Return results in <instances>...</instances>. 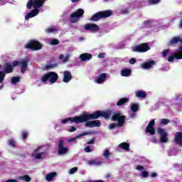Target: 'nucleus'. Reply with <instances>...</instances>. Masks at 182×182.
I'll return each instance as SVG.
<instances>
[{
  "label": "nucleus",
  "instance_id": "obj_26",
  "mask_svg": "<svg viewBox=\"0 0 182 182\" xmlns=\"http://www.w3.org/2000/svg\"><path fill=\"white\" fill-rule=\"evenodd\" d=\"M129 102V98L127 97H123L121 98L117 102V106H123L124 103Z\"/></svg>",
  "mask_w": 182,
  "mask_h": 182
},
{
  "label": "nucleus",
  "instance_id": "obj_62",
  "mask_svg": "<svg viewBox=\"0 0 182 182\" xmlns=\"http://www.w3.org/2000/svg\"><path fill=\"white\" fill-rule=\"evenodd\" d=\"M63 58H64L63 55H59V59H63Z\"/></svg>",
  "mask_w": 182,
  "mask_h": 182
},
{
  "label": "nucleus",
  "instance_id": "obj_58",
  "mask_svg": "<svg viewBox=\"0 0 182 182\" xmlns=\"http://www.w3.org/2000/svg\"><path fill=\"white\" fill-rule=\"evenodd\" d=\"M129 12V11L127 9H124L122 11V14H127Z\"/></svg>",
  "mask_w": 182,
  "mask_h": 182
},
{
  "label": "nucleus",
  "instance_id": "obj_9",
  "mask_svg": "<svg viewBox=\"0 0 182 182\" xmlns=\"http://www.w3.org/2000/svg\"><path fill=\"white\" fill-rule=\"evenodd\" d=\"M156 131L160 136L159 141L161 143H167V141H168V138H167L168 134H167V132H166V129L163 128H157Z\"/></svg>",
  "mask_w": 182,
  "mask_h": 182
},
{
  "label": "nucleus",
  "instance_id": "obj_23",
  "mask_svg": "<svg viewBox=\"0 0 182 182\" xmlns=\"http://www.w3.org/2000/svg\"><path fill=\"white\" fill-rule=\"evenodd\" d=\"M135 96L136 97H141V99H144V97H146L147 93L142 90H137L135 92Z\"/></svg>",
  "mask_w": 182,
  "mask_h": 182
},
{
  "label": "nucleus",
  "instance_id": "obj_53",
  "mask_svg": "<svg viewBox=\"0 0 182 182\" xmlns=\"http://www.w3.org/2000/svg\"><path fill=\"white\" fill-rule=\"evenodd\" d=\"M76 130V127H71V128L68 130L70 133H73Z\"/></svg>",
  "mask_w": 182,
  "mask_h": 182
},
{
  "label": "nucleus",
  "instance_id": "obj_52",
  "mask_svg": "<svg viewBox=\"0 0 182 182\" xmlns=\"http://www.w3.org/2000/svg\"><path fill=\"white\" fill-rule=\"evenodd\" d=\"M136 170H139V171L144 170V166L139 165L136 166Z\"/></svg>",
  "mask_w": 182,
  "mask_h": 182
},
{
  "label": "nucleus",
  "instance_id": "obj_59",
  "mask_svg": "<svg viewBox=\"0 0 182 182\" xmlns=\"http://www.w3.org/2000/svg\"><path fill=\"white\" fill-rule=\"evenodd\" d=\"M40 147H38L37 149H34V153H37L38 150H40Z\"/></svg>",
  "mask_w": 182,
  "mask_h": 182
},
{
  "label": "nucleus",
  "instance_id": "obj_10",
  "mask_svg": "<svg viewBox=\"0 0 182 182\" xmlns=\"http://www.w3.org/2000/svg\"><path fill=\"white\" fill-rule=\"evenodd\" d=\"M179 50L176 51L174 54H172L168 58V62H173L175 59L181 60L182 59V46L178 48Z\"/></svg>",
  "mask_w": 182,
  "mask_h": 182
},
{
  "label": "nucleus",
  "instance_id": "obj_33",
  "mask_svg": "<svg viewBox=\"0 0 182 182\" xmlns=\"http://www.w3.org/2000/svg\"><path fill=\"white\" fill-rule=\"evenodd\" d=\"M42 156H48V154L45 152L38 153L35 156V159L36 160H41L42 159Z\"/></svg>",
  "mask_w": 182,
  "mask_h": 182
},
{
  "label": "nucleus",
  "instance_id": "obj_8",
  "mask_svg": "<svg viewBox=\"0 0 182 182\" xmlns=\"http://www.w3.org/2000/svg\"><path fill=\"white\" fill-rule=\"evenodd\" d=\"M69 153V148L65 146V141L63 139H60L58 142V149L57 154L58 156H65Z\"/></svg>",
  "mask_w": 182,
  "mask_h": 182
},
{
  "label": "nucleus",
  "instance_id": "obj_34",
  "mask_svg": "<svg viewBox=\"0 0 182 182\" xmlns=\"http://www.w3.org/2000/svg\"><path fill=\"white\" fill-rule=\"evenodd\" d=\"M21 136H22V139H23V140H26V139H28V136H29V133H28V132H26V131H23L21 133Z\"/></svg>",
  "mask_w": 182,
  "mask_h": 182
},
{
  "label": "nucleus",
  "instance_id": "obj_50",
  "mask_svg": "<svg viewBox=\"0 0 182 182\" xmlns=\"http://www.w3.org/2000/svg\"><path fill=\"white\" fill-rule=\"evenodd\" d=\"M168 53V50H164L162 52L163 58H167V54Z\"/></svg>",
  "mask_w": 182,
  "mask_h": 182
},
{
  "label": "nucleus",
  "instance_id": "obj_42",
  "mask_svg": "<svg viewBox=\"0 0 182 182\" xmlns=\"http://www.w3.org/2000/svg\"><path fill=\"white\" fill-rule=\"evenodd\" d=\"M21 63V61H18V60H14L12 63V68H16V66L19 65Z\"/></svg>",
  "mask_w": 182,
  "mask_h": 182
},
{
  "label": "nucleus",
  "instance_id": "obj_17",
  "mask_svg": "<svg viewBox=\"0 0 182 182\" xmlns=\"http://www.w3.org/2000/svg\"><path fill=\"white\" fill-rule=\"evenodd\" d=\"M182 43V38L180 36H175L172 38L170 41L168 43V46H171L173 45H176L177 43Z\"/></svg>",
  "mask_w": 182,
  "mask_h": 182
},
{
  "label": "nucleus",
  "instance_id": "obj_31",
  "mask_svg": "<svg viewBox=\"0 0 182 182\" xmlns=\"http://www.w3.org/2000/svg\"><path fill=\"white\" fill-rule=\"evenodd\" d=\"M58 63H55L52 65H45V70H49V69H53V68H58Z\"/></svg>",
  "mask_w": 182,
  "mask_h": 182
},
{
  "label": "nucleus",
  "instance_id": "obj_1",
  "mask_svg": "<svg viewBox=\"0 0 182 182\" xmlns=\"http://www.w3.org/2000/svg\"><path fill=\"white\" fill-rule=\"evenodd\" d=\"M112 114H113V111L110 109L107 111L97 110L92 114L84 113L80 116L65 118L61 121V124H66V123L70 122L71 123H75L76 124H79V123H85V127H100V126H102V122L100 120L96 119H99V117H104L105 120H107L110 119Z\"/></svg>",
  "mask_w": 182,
  "mask_h": 182
},
{
  "label": "nucleus",
  "instance_id": "obj_49",
  "mask_svg": "<svg viewBox=\"0 0 182 182\" xmlns=\"http://www.w3.org/2000/svg\"><path fill=\"white\" fill-rule=\"evenodd\" d=\"M23 179L25 180V181L29 182L31 181V176H29L28 175H25L23 176Z\"/></svg>",
  "mask_w": 182,
  "mask_h": 182
},
{
  "label": "nucleus",
  "instance_id": "obj_4",
  "mask_svg": "<svg viewBox=\"0 0 182 182\" xmlns=\"http://www.w3.org/2000/svg\"><path fill=\"white\" fill-rule=\"evenodd\" d=\"M85 15V10L82 9H78L73 14L70 15V23H76Z\"/></svg>",
  "mask_w": 182,
  "mask_h": 182
},
{
  "label": "nucleus",
  "instance_id": "obj_30",
  "mask_svg": "<svg viewBox=\"0 0 182 182\" xmlns=\"http://www.w3.org/2000/svg\"><path fill=\"white\" fill-rule=\"evenodd\" d=\"M19 82H21L20 76H15L11 78L12 85H16V83H19Z\"/></svg>",
  "mask_w": 182,
  "mask_h": 182
},
{
  "label": "nucleus",
  "instance_id": "obj_38",
  "mask_svg": "<svg viewBox=\"0 0 182 182\" xmlns=\"http://www.w3.org/2000/svg\"><path fill=\"white\" fill-rule=\"evenodd\" d=\"M170 123V119H162L161 120V124H168Z\"/></svg>",
  "mask_w": 182,
  "mask_h": 182
},
{
  "label": "nucleus",
  "instance_id": "obj_14",
  "mask_svg": "<svg viewBox=\"0 0 182 182\" xmlns=\"http://www.w3.org/2000/svg\"><path fill=\"white\" fill-rule=\"evenodd\" d=\"M173 141L178 146H182V132H176L174 135Z\"/></svg>",
  "mask_w": 182,
  "mask_h": 182
},
{
  "label": "nucleus",
  "instance_id": "obj_56",
  "mask_svg": "<svg viewBox=\"0 0 182 182\" xmlns=\"http://www.w3.org/2000/svg\"><path fill=\"white\" fill-rule=\"evenodd\" d=\"M76 139H77V138H76V136H75V137H74L73 139H68V143H70L72 141H75V140H76Z\"/></svg>",
  "mask_w": 182,
  "mask_h": 182
},
{
  "label": "nucleus",
  "instance_id": "obj_60",
  "mask_svg": "<svg viewBox=\"0 0 182 182\" xmlns=\"http://www.w3.org/2000/svg\"><path fill=\"white\" fill-rule=\"evenodd\" d=\"M179 28H182V18L180 21Z\"/></svg>",
  "mask_w": 182,
  "mask_h": 182
},
{
  "label": "nucleus",
  "instance_id": "obj_13",
  "mask_svg": "<svg viewBox=\"0 0 182 182\" xmlns=\"http://www.w3.org/2000/svg\"><path fill=\"white\" fill-rule=\"evenodd\" d=\"M156 65V61H154V60H151L149 61H146L144 63H143L142 64H141V68L142 69H145V70H149L150 69L152 66H154Z\"/></svg>",
  "mask_w": 182,
  "mask_h": 182
},
{
  "label": "nucleus",
  "instance_id": "obj_45",
  "mask_svg": "<svg viewBox=\"0 0 182 182\" xmlns=\"http://www.w3.org/2000/svg\"><path fill=\"white\" fill-rule=\"evenodd\" d=\"M76 171H77V167H74L70 170L69 173L70 174H75Z\"/></svg>",
  "mask_w": 182,
  "mask_h": 182
},
{
  "label": "nucleus",
  "instance_id": "obj_16",
  "mask_svg": "<svg viewBox=\"0 0 182 182\" xmlns=\"http://www.w3.org/2000/svg\"><path fill=\"white\" fill-rule=\"evenodd\" d=\"M4 73L6 75L7 73H12L14 70V67H12V65L9 63H6L4 66Z\"/></svg>",
  "mask_w": 182,
  "mask_h": 182
},
{
  "label": "nucleus",
  "instance_id": "obj_35",
  "mask_svg": "<svg viewBox=\"0 0 182 182\" xmlns=\"http://www.w3.org/2000/svg\"><path fill=\"white\" fill-rule=\"evenodd\" d=\"M5 73L4 71H0V83L4 82V79H5Z\"/></svg>",
  "mask_w": 182,
  "mask_h": 182
},
{
  "label": "nucleus",
  "instance_id": "obj_46",
  "mask_svg": "<svg viewBox=\"0 0 182 182\" xmlns=\"http://www.w3.org/2000/svg\"><path fill=\"white\" fill-rule=\"evenodd\" d=\"M97 58L100 59H104V58H106V53H101L98 54Z\"/></svg>",
  "mask_w": 182,
  "mask_h": 182
},
{
  "label": "nucleus",
  "instance_id": "obj_12",
  "mask_svg": "<svg viewBox=\"0 0 182 182\" xmlns=\"http://www.w3.org/2000/svg\"><path fill=\"white\" fill-rule=\"evenodd\" d=\"M28 63H29V60L28 58L20 61L21 73H25L26 70H28Z\"/></svg>",
  "mask_w": 182,
  "mask_h": 182
},
{
  "label": "nucleus",
  "instance_id": "obj_11",
  "mask_svg": "<svg viewBox=\"0 0 182 182\" xmlns=\"http://www.w3.org/2000/svg\"><path fill=\"white\" fill-rule=\"evenodd\" d=\"M85 31H90V32H99L100 28L97 24L94 23H87L84 26Z\"/></svg>",
  "mask_w": 182,
  "mask_h": 182
},
{
  "label": "nucleus",
  "instance_id": "obj_6",
  "mask_svg": "<svg viewBox=\"0 0 182 182\" xmlns=\"http://www.w3.org/2000/svg\"><path fill=\"white\" fill-rule=\"evenodd\" d=\"M45 2H46V0H28L26 6L28 9H31L32 6H33L34 9H38L43 6Z\"/></svg>",
  "mask_w": 182,
  "mask_h": 182
},
{
  "label": "nucleus",
  "instance_id": "obj_47",
  "mask_svg": "<svg viewBox=\"0 0 182 182\" xmlns=\"http://www.w3.org/2000/svg\"><path fill=\"white\" fill-rule=\"evenodd\" d=\"M110 154H111L110 151L107 149V150H105L103 156H104V157L107 158V157H109V156H110Z\"/></svg>",
  "mask_w": 182,
  "mask_h": 182
},
{
  "label": "nucleus",
  "instance_id": "obj_51",
  "mask_svg": "<svg viewBox=\"0 0 182 182\" xmlns=\"http://www.w3.org/2000/svg\"><path fill=\"white\" fill-rule=\"evenodd\" d=\"M136 58H132L129 60V64L130 65H134V63H136Z\"/></svg>",
  "mask_w": 182,
  "mask_h": 182
},
{
  "label": "nucleus",
  "instance_id": "obj_29",
  "mask_svg": "<svg viewBox=\"0 0 182 182\" xmlns=\"http://www.w3.org/2000/svg\"><path fill=\"white\" fill-rule=\"evenodd\" d=\"M116 127H123V125L122 124L119 125L118 123L117 124L112 123L108 125V128L109 129V130H113V129H116Z\"/></svg>",
  "mask_w": 182,
  "mask_h": 182
},
{
  "label": "nucleus",
  "instance_id": "obj_28",
  "mask_svg": "<svg viewBox=\"0 0 182 182\" xmlns=\"http://www.w3.org/2000/svg\"><path fill=\"white\" fill-rule=\"evenodd\" d=\"M49 79H50V75L49 73H47L41 77V81L43 82V83H45L46 82H48Z\"/></svg>",
  "mask_w": 182,
  "mask_h": 182
},
{
  "label": "nucleus",
  "instance_id": "obj_40",
  "mask_svg": "<svg viewBox=\"0 0 182 182\" xmlns=\"http://www.w3.org/2000/svg\"><path fill=\"white\" fill-rule=\"evenodd\" d=\"M88 134H90V132H83V133L80 134L79 135H77L75 136V139H79V137H82V136H87Z\"/></svg>",
  "mask_w": 182,
  "mask_h": 182
},
{
  "label": "nucleus",
  "instance_id": "obj_3",
  "mask_svg": "<svg viewBox=\"0 0 182 182\" xmlns=\"http://www.w3.org/2000/svg\"><path fill=\"white\" fill-rule=\"evenodd\" d=\"M42 48V44H41L39 41L36 40H31L24 46L25 49H30L33 51L41 50Z\"/></svg>",
  "mask_w": 182,
  "mask_h": 182
},
{
  "label": "nucleus",
  "instance_id": "obj_63",
  "mask_svg": "<svg viewBox=\"0 0 182 182\" xmlns=\"http://www.w3.org/2000/svg\"><path fill=\"white\" fill-rule=\"evenodd\" d=\"M72 2L75 3V2H79V0H71Z\"/></svg>",
  "mask_w": 182,
  "mask_h": 182
},
{
  "label": "nucleus",
  "instance_id": "obj_21",
  "mask_svg": "<svg viewBox=\"0 0 182 182\" xmlns=\"http://www.w3.org/2000/svg\"><path fill=\"white\" fill-rule=\"evenodd\" d=\"M107 77V75H106V73H102L100 75L97 79H95V82L98 83V85H102V83H103V82L106 80Z\"/></svg>",
  "mask_w": 182,
  "mask_h": 182
},
{
  "label": "nucleus",
  "instance_id": "obj_22",
  "mask_svg": "<svg viewBox=\"0 0 182 182\" xmlns=\"http://www.w3.org/2000/svg\"><path fill=\"white\" fill-rule=\"evenodd\" d=\"M132 75V70L124 68L121 70V76H123L124 77H129Z\"/></svg>",
  "mask_w": 182,
  "mask_h": 182
},
{
  "label": "nucleus",
  "instance_id": "obj_32",
  "mask_svg": "<svg viewBox=\"0 0 182 182\" xmlns=\"http://www.w3.org/2000/svg\"><path fill=\"white\" fill-rule=\"evenodd\" d=\"M139 105H137V104H132L131 105V110L134 113H136V112H137V110H139Z\"/></svg>",
  "mask_w": 182,
  "mask_h": 182
},
{
  "label": "nucleus",
  "instance_id": "obj_43",
  "mask_svg": "<svg viewBox=\"0 0 182 182\" xmlns=\"http://www.w3.org/2000/svg\"><path fill=\"white\" fill-rule=\"evenodd\" d=\"M156 124V121L154 119H151L147 125V127H153Z\"/></svg>",
  "mask_w": 182,
  "mask_h": 182
},
{
  "label": "nucleus",
  "instance_id": "obj_2",
  "mask_svg": "<svg viewBox=\"0 0 182 182\" xmlns=\"http://www.w3.org/2000/svg\"><path fill=\"white\" fill-rule=\"evenodd\" d=\"M113 15V11L112 10H105L102 11H99L95 13L90 19L92 22H97V21H100V19H106V18H109V16H112Z\"/></svg>",
  "mask_w": 182,
  "mask_h": 182
},
{
  "label": "nucleus",
  "instance_id": "obj_37",
  "mask_svg": "<svg viewBox=\"0 0 182 182\" xmlns=\"http://www.w3.org/2000/svg\"><path fill=\"white\" fill-rule=\"evenodd\" d=\"M161 0H149V4L150 5H157V4H159Z\"/></svg>",
  "mask_w": 182,
  "mask_h": 182
},
{
  "label": "nucleus",
  "instance_id": "obj_24",
  "mask_svg": "<svg viewBox=\"0 0 182 182\" xmlns=\"http://www.w3.org/2000/svg\"><path fill=\"white\" fill-rule=\"evenodd\" d=\"M119 149H122V150H130V144H129V143L127 142H122L121 144H119Z\"/></svg>",
  "mask_w": 182,
  "mask_h": 182
},
{
  "label": "nucleus",
  "instance_id": "obj_39",
  "mask_svg": "<svg viewBox=\"0 0 182 182\" xmlns=\"http://www.w3.org/2000/svg\"><path fill=\"white\" fill-rule=\"evenodd\" d=\"M141 176L144 178H147V177H149V172L147 171H142Z\"/></svg>",
  "mask_w": 182,
  "mask_h": 182
},
{
  "label": "nucleus",
  "instance_id": "obj_25",
  "mask_svg": "<svg viewBox=\"0 0 182 182\" xmlns=\"http://www.w3.org/2000/svg\"><path fill=\"white\" fill-rule=\"evenodd\" d=\"M145 132L149 133L151 136H154V134H156V129H154V127H146Z\"/></svg>",
  "mask_w": 182,
  "mask_h": 182
},
{
  "label": "nucleus",
  "instance_id": "obj_44",
  "mask_svg": "<svg viewBox=\"0 0 182 182\" xmlns=\"http://www.w3.org/2000/svg\"><path fill=\"white\" fill-rule=\"evenodd\" d=\"M9 146H11V147H16V146H15V140H14V139H9Z\"/></svg>",
  "mask_w": 182,
  "mask_h": 182
},
{
  "label": "nucleus",
  "instance_id": "obj_18",
  "mask_svg": "<svg viewBox=\"0 0 182 182\" xmlns=\"http://www.w3.org/2000/svg\"><path fill=\"white\" fill-rule=\"evenodd\" d=\"M72 73L68 70L64 71V77L63 78V81L64 83H69L70 80H72Z\"/></svg>",
  "mask_w": 182,
  "mask_h": 182
},
{
  "label": "nucleus",
  "instance_id": "obj_20",
  "mask_svg": "<svg viewBox=\"0 0 182 182\" xmlns=\"http://www.w3.org/2000/svg\"><path fill=\"white\" fill-rule=\"evenodd\" d=\"M93 58V55L90 53H82L80 55V59L82 62H86V60H90Z\"/></svg>",
  "mask_w": 182,
  "mask_h": 182
},
{
  "label": "nucleus",
  "instance_id": "obj_41",
  "mask_svg": "<svg viewBox=\"0 0 182 182\" xmlns=\"http://www.w3.org/2000/svg\"><path fill=\"white\" fill-rule=\"evenodd\" d=\"M50 44L53 45V46H55L56 45H59V40L53 39L51 41Z\"/></svg>",
  "mask_w": 182,
  "mask_h": 182
},
{
  "label": "nucleus",
  "instance_id": "obj_36",
  "mask_svg": "<svg viewBox=\"0 0 182 182\" xmlns=\"http://www.w3.org/2000/svg\"><path fill=\"white\" fill-rule=\"evenodd\" d=\"M56 28H50L49 27L46 30V33H52V32H55Z\"/></svg>",
  "mask_w": 182,
  "mask_h": 182
},
{
  "label": "nucleus",
  "instance_id": "obj_19",
  "mask_svg": "<svg viewBox=\"0 0 182 182\" xmlns=\"http://www.w3.org/2000/svg\"><path fill=\"white\" fill-rule=\"evenodd\" d=\"M39 14V10L38 9H34L32 10L30 13H28L25 16L26 21H28V19H31V18H33V16H36Z\"/></svg>",
  "mask_w": 182,
  "mask_h": 182
},
{
  "label": "nucleus",
  "instance_id": "obj_15",
  "mask_svg": "<svg viewBox=\"0 0 182 182\" xmlns=\"http://www.w3.org/2000/svg\"><path fill=\"white\" fill-rule=\"evenodd\" d=\"M49 74H50V78L48 80V82L50 83H56V82L58 81V79H59V75H58V73L55 72H49Z\"/></svg>",
  "mask_w": 182,
  "mask_h": 182
},
{
  "label": "nucleus",
  "instance_id": "obj_27",
  "mask_svg": "<svg viewBox=\"0 0 182 182\" xmlns=\"http://www.w3.org/2000/svg\"><path fill=\"white\" fill-rule=\"evenodd\" d=\"M56 172H51L46 176V180L47 181H52L55 176H56Z\"/></svg>",
  "mask_w": 182,
  "mask_h": 182
},
{
  "label": "nucleus",
  "instance_id": "obj_7",
  "mask_svg": "<svg viewBox=\"0 0 182 182\" xmlns=\"http://www.w3.org/2000/svg\"><path fill=\"white\" fill-rule=\"evenodd\" d=\"M112 122H118V125H124L126 123V116L122 115L120 112L114 113L112 118Z\"/></svg>",
  "mask_w": 182,
  "mask_h": 182
},
{
  "label": "nucleus",
  "instance_id": "obj_64",
  "mask_svg": "<svg viewBox=\"0 0 182 182\" xmlns=\"http://www.w3.org/2000/svg\"><path fill=\"white\" fill-rule=\"evenodd\" d=\"M106 177L107 178H109V177H110V173L107 174Z\"/></svg>",
  "mask_w": 182,
  "mask_h": 182
},
{
  "label": "nucleus",
  "instance_id": "obj_55",
  "mask_svg": "<svg viewBox=\"0 0 182 182\" xmlns=\"http://www.w3.org/2000/svg\"><path fill=\"white\" fill-rule=\"evenodd\" d=\"M89 164H90V166H92L93 164H96V161L91 160V161H89Z\"/></svg>",
  "mask_w": 182,
  "mask_h": 182
},
{
  "label": "nucleus",
  "instance_id": "obj_57",
  "mask_svg": "<svg viewBox=\"0 0 182 182\" xmlns=\"http://www.w3.org/2000/svg\"><path fill=\"white\" fill-rule=\"evenodd\" d=\"M151 177H152V178H154V177H157V173H152L151 174Z\"/></svg>",
  "mask_w": 182,
  "mask_h": 182
},
{
  "label": "nucleus",
  "instance_id": "obj_48",
  "mask_svg": "<svg viewBox=\"0 0 182 182\" xmlns=\"http://www.w3.org/2000/svg\"><path fill=\"white\" fill-rule=\"evenodd\" d=\"M85 151H86V153H92V149H90V146H87L85 148Z\"/></svg>",
  "mask_w": 182,
  "mask_h": 182
},
{
  "label": "nucleus",
  "instance_id": "obj_54",
  "mask_svg": "<svg viewBox=\"0 0 182 182\" xmlns=\"http://www.w3.org/2000/svg\"><path fill=\"white\" fill-rule=\"evenodd\" d=\"M95 138H92L90 141L87 143V144H95Z\"/></svg>",
  "mask_w": 182,
  "mask_h": 182
},
{
  "label": "nucleus",
  "instance_id": "obj_5",
  "mask_svg": "<svg viewBox=\"0 0 182 182\" xmlns=\"http://www.w3.org/2000/svg\"><path fill=\"white\" fill-rule=\"evenodd\" d=\"M150 46H149V43H142L137 46L132 47V52H138L139 53H144V52H147L150 50Z\"/></svg>",
  "mask_w": 182,
  "mask_h": 182
},
{
  "label": "nucleus",
  "instance_id": "obj_61",
  "mask_svg": "<svg viewBox=\"0 0 182 182\" xmlns=\"http://www.w3.org/2000/svg\"><path fill=\"white\" fill-rule=\"evenodd\" d=\"M95 164H96L97 166H100V164H102V162H100V161L95 162Z\"/></svg>",
  "mask_w": 182,
  "mask_h": 182
}]
</instances>
